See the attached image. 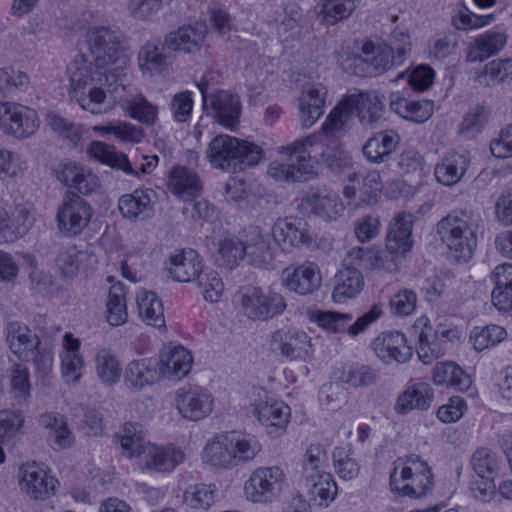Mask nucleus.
Wrapping results in <instances>:
<instances>
[{
	"mask_svg": "<svg viewBox=\"0 0 512 512\" xmlns=\"http://www.w3.org/2000/svg\"><path fill=\"white\" fill-rule=\"evenodd\" d=\"M489 118V110L483 105H476L463 116L459 125V134L472 138L485 126Z\"/></svg>",
	"mask_w": 512,
	"mask_h": 512,
	"instance_id": "obj_61",
	"label": "nucleus"
},
{
	"mask_svg": "<svg viewBox=\"0 0 512 512\" xmlns=\"http://www.w3.org/2000/svg\"><path fill=\"white\" fill-rule=\"evenodd\" d=\"M253 414L259 422L270 428L269 434L279 436L286 430L290 417V408L282 401L261 400L254 405Z\"/></svg>",
	"mask_w": 512,
	"mask_h": 512,
	"instance_id": "obj_25",
	"label": "nucleus"
},
{
	"mask_svg": "<svg viewBox=\"0 0 512 512\" xmlns=\"http://www.w3.org/2000/svg\"><path fill=\"white\" fill-rule=\"evenodd\" d=\"M322 133L327 142L331 138L332 143L331 147H327L321 151L320 156L322 163L335 174H340L350 169L352 167V158L341 148L337 141L338 138L327 136L323 131Z\"/></svg>",
	"mask_w": 512,
	"mask_h": 512,
	"instance_id": "obj_50",
	"label": "nucleus"
},
{
	"mask_svg": "<svg viewBox=\"0 0 512 512\" xmlns=\"http://www.w3.org/2000/svg\"><path fill=\"white\" fill-rule=\"evenodd\" d=\"M115 438L120 443L122 454L128 458L139 457L141 459L146 446L150 445V442L145 441L141 425L136 423H125Z\"/></svg>",
	"mask_w": 512,
	"mask_h": 512,
	"instance_id": "obj_39",
	"label": "nucleus"
},
{
	"mask_svg": "<svg viewBox=\"0 0 512 512\" xmlns=\"http://www.w3.org/2000/svg\"><path fill=\"white\" fill-rule=\"evenodd\" d=\"M67 70L71 86L69 96L72 101L92 114L106 113L111 109L106 92L97 86L106 78L109 70L97 67L93 59L88 60L85 54L77 55Z\"/></svg>",
	"mask_w": 512,
	"mask_h": 512,
	"instance_id": "obj_2",
	"label": "nucleus"
},
{
	"mask_svg": "<svg viewBox=\"0 0 512 512\" xmlns=\"http://www.w3.org/2000/svg\"><path fill=\"white\" fill-rule=\"evenodd\" d=\"M353 450L346 446H337L332 451V461L335 473L342 480H352L360 473V464L353 457Z\"/></svg>",
	"mask_w": 512,
	"mask_h": 512,
	"instance_id": "obj_51",
	"label": "nucleus"
},
{
	"mask_svg": "<svg viewBox=\"0 0 512 512\" xmlns=\"http://www.w3.org/2000/svg\"><path fill=\"white\" fill-rule=\"evenodd\" d=\"M306 225V222L298 217L279 218L272 227V236L283 251L290 252L310 242Z\"/></svg>",
	"mask_w": 512,
	"mask_h": 512,
	"instance_id": "obj_24",
	"label": "nucleus"
},
{
	"mask_svg": "<svg viewBox=\"0 0 512 512\" xmlns=\"http://www.w3.org/2000/svg\"><path fill=\"white\" fill-rule=\"evenodd\" d=\"M106 319L111 326H120L128 318L125 286L122 283L113 285L106 303Z\"/></svg>",
	"mask_w": 512,
	"mask_h": 512,
	"instance_id": "obj_48",
	"label": "nucleus"
},
{
	"mask_svg": "<svg viewBox=\"0 0 512 512\" xmlns=\"http://www.w3.org/2000/svg\"><path fill=\"white\" fill-rule=\"evenodd\" d=\"M310 138L298 139L292 144L278 148L282 160H274L268 166V174L277 181L301 182L308 180L313 174Z\"/></svg>",
	"mask_w": 512,
	"mask_h": 512,
	"instance_id": "obj_7",
	"label": "nucleus"
},
{
	"mask_svg": "<svg viewBox=\"0 0 512 512\" xmlns=\"http://www.w3.org/2000/svg\"><path fill=\"white\" fill-rule=\"evenodd\" d=\"M168 188L177 197H195L202 191V182L193 170L176 166L169 173Z\"/></svg>",
	"mask_w": 512,
	"mask_h": 512,
	"instance_id": "obj_37",
	"label": "nucleus"
},
{
	"mask_svg": "<svg viewBox=\"0 0 512 512\" xmlns=\"http://www.w3.org/2000/svg\"><path fill=\"white\" fill-rule=\"evenodd\" d=\"M94 130L104 134L114 135L117 139L127 142L138 143L144 137L141 128L126 122H116L109 123L108 125L95 126Z\"/></svg>",
	"mask_w": 512,
	"mask_h": 512,
	"instance_id": "obj_63",
	"label": "nucleus"
},
{
	"mask_svg": "<svg viewBox=\"0 0 512 512\" xmlns=\"http://www.w3.org/2000/svg\"><path fill=\"white\" fill-rule=\"evenodd\" d=\"M263 157L260 146L226 134L214 137L207 149V159L214 168L232 173L257 165Z\"/></svg>",
	"mask_w": 512,
	"mask_h": 512,
	"instance_id": "obj_5",
	"label": "nucleus"
},
{
	"mask_svg": "<svg viewBox=\"0 0 512 512\" xmlns=\"http://www.w3.org/2000/svg\"><path fill=\"white\" fill-rule=\"evenodd\" d=\"M6 341L9 349L21 360H29V352L40 339L32 334L30 328L18 321L9 322L6 326Z\"/></svg>",
	"mask_w": 512,
	"mask_h": 512,
	"instance_id": "obj_32",
	"label": "nucleus"
},
{
	"mask_svg": "<svg viewBox=\"0 0 512 512\" xmlns=\"http://www.w3.org/2000/svg\"><path fill=\"white\" fill-rule=\"evenodd\" d=\"M184 459V453L173 445L156 446L150 443L149 446H146L140 462L146 469L158 472H171Z\"/></svg>",
	"mask_w": 512,
	"mask_h": 512,
	"instance_id": "obj_26",
	"label": "nucleus"
},
{
	"mask_svg": "<svg viewBox=\"0 0 512 512\" xmlns=\"http://www.w3.org/2000/svg\"><path fill=\"white\" fill-rule=\"evenodd\" d=\"M170 52L180 51L191 53L199 50L204 34L191 26L181 27L176 32L169 33L164 38Z\"/></svg>",
	"mask_w": 512,
	"mask_h": 512,
	"instance_id": "obj_46",
	"label": "nucleus"
},
{
	"mask_svg": "<svg viewBox=\"0 0 512 512\" xmlns=\"http://www.w3.org/2000/svg\"><path fill=\"white\" fill-rule=\"evenodd\" d=\"M283 285L301 296L313 294L321 286V274L318 265L305 261L300 265H290L281 274Z\"/></svg>",
	"mask_w": 512,
	"mask_h": 512,
	"instance_id": "obj_18",
	"label": "nucleus"
},
{
	"mask_svg": "<svg viewBox=\"0 0 512 512\" xmlns=\"http://www.w3.org/2000/svg\"><path fill=\"white\" fill-rule=\"evenodd\" d=\"M412 230L413 215L399 212L390 223L385 249L354 247L348 255L364 268L395 273L400 261L413 247Z\"/></svg>",
	"mask_w": 512,
	"mask_h": 512,
	"instance_id": "obj_1",
	"label": "nucleus"
},
{
	"mask_svg": "<svg viewBox=\"0 0 512 512\" xmlns=\"http://www.w3.org/2000/svg\"><path fill=\"white\" fill-rule=\"evenodd\" d=\"M484 230V223L478 210L471 207L455 209L443 217L436 226V232L458 260L469 261L477 247L478 234Z\"/></svg>",
	"mask_w": 512,
	"mask_h": 512,
	"instance_id": "obj_3",
	"label": "nucleus"
},
{
	"mask_svg": "<svg viewBox=\"0 0 512 512\" xmlns=\"http://www.w3.org/2000/svg\"><path fill=\"white\" fill-rule=\"evenodd\" d=\"M193 362L189 350L182 346L175 347L158 362L161 375L170 380H180L191 370Z\"/></svg>",
	"mask_w": 512,
	"mask_h": 512,
	"instance_id": "obj_36",
	"label": "nucleus"
},
{
	"mask_svg": "<svg viewBox=\"0 0 512 512\" xmlns=\"http://www.w3.org/2000/svg\"><path fill=\"white\" fill-rule=\"evenodd\" d=\"M245 259L244 242L236 237H226L219 241L215 262L225 269H234Z\"/></svg>",
	"mask_w": 512,
	"mask_h": 512,
	"instance_id": "obj_49",
	"label": "nucleus"
},
{
	"mask_svg": "<svg viewBox=\"0 0 512 512\" xmlns=\"http://www.w3.org/2000/svg\"><path fill=\"white\" fill-rule=\"evenodd\" d=\"M226 436L228 443L231 444L232 454L235 455V465L253 460L260 451L258 442L252 438L234 431L227 433Z\"/></svg>",
	"mask_w": 512,
	"mask_h": 512,
	"instance_id": "obj_55",
	"label": "nucleus"
},
{
	"mask_svg": "<svg viewBox=\"0 0 512 512\" xmlns=\"http://www.w3.org/2000/svg\"><path fill=\"white\" fill-rule=\"evenodd\" d=\"M96 373L106 385L116 383L121 375V367L116 356L109 349H100L95 356Z\"/></svg>",
	"mask_w": 512,
	"mask_h": 512,
	"instance_id": "obj_53",
	"label": "nucleus"
},
{
	"mask_svg": "<svg viewBox=\"0 0 512 512\" xmlns=\"http://www.w3.org/2000/svg\"><path fill=\"white\" fill-rule=\"evenodd\" d=\"M301 205L307 212L326 222L337 220L345 210L340 196L327 190L306 194L302 198Z\"/></svg>",
	"mask_w": 512,
	"mask_h": 512,
	"instance_id": "obj_22",
	"label": "nucleus"
},
{
	"mask_svg": "<svg viewBox=\"0 0 512 512\" xmlns=\"http://www.w3.org/2000/svg\"><path fill=\"white\" fill-rule=\"evenodd\" d=\"M226 434L216 437L207 443L204 448L202 459L214 467L228 468L235 466V455L230 449Z\"/></svg>",
	"mask_w": 512,
	"mask_h": 512,
	"instance_id": "obj_47",
	"label": "nucleus"
},
{
	"mask_svg": "<svg viewBox=\"0 0 512 512\" xmlns=\"http://www.w3.org/2000/svg\"><path fill=\"white\" fill-rule=\"evenodd\" d=\"M270 347L290 359L306 360L311 357V339L296 329L281 328L271 335Z\"/></svg>",
	"mask_w": 512,
	"mask_h": 512,
	"instance_id": "obj_19",
	"label": "nucleus"
},
{
	"mask_svg": "<svg viewBox=\"0 0 512 512\" xmlns=\"http://www.w3.org/2000/svg\"><path fill=\"white\" fill-rule=\"evenodd\" d=\"M400 139V136L393 130L378 132L368 138L363 145V155L370 163H386L397 150Z\"/></svg>",
	"mask_w": 512,
	"mask_h": 512,
	"instance_id": "obj_27",
	"label": "nucleus"
},
{
	"mask_svg": "<svg viewBox=\"0 0 512 512\" xmlns=\"http://www.w3.org/2000/svg\"><path fill=\"white\" fill-rule=\"evenodd\" d=\"M92 216L93 209L90 203L68 190L57 208V228L65 237H77L88 227Z\"/></svg>",
	"mask_w": 512,
	"mask_h": 512,
	"instance_id": "obj_11",
	"label": "nucleus"
},
{
	"mask_svg": "<svg viewBox=\"0 0 512 512\" xmlns=\"http://www.w3.org/2000/svg\"><path fill=\"white\" fill-rule=\"evenodd\" d=\"M203 265L199 254L193 250H180L169 258V274L175 281L190 282L196 280Z\"/></svg>",
	"mask_w": 512,
	"mask_h": 512,
	"instance_id": "obj_29",
	"label": "nucleus"
},
{
	"mask_svg": "<svg viewBox=\"0 0 512 512\" xmlns=\"http://www.w3.org/2000/svg\"><path fill=\"white\" fill-rule=\"evenodd\" d=\"M327 453L320 444L310 445L303 457V474L305 479H312L313 476L327 473Z\"/></svg>",
	"mask_w": 512,
	"mask_h": 512,
	"instance_id": "obj_56",
	"label": "nucleus"
},
{
	"mask_svg": "<svg viewBox=\"0 0 512 512\" xmlns=\"http://www.w3.org/2000/svg\"><path fill=\"white\" fill-rule=\"evenodd\" d=\"M136 302L139 316L146 324L156 328L165 327L163 304L156 293L141 290L136 295Z\"/></svg>",
	"mask_w": 512,
	"mask_h": 512,
	"instance_id": "obj_40",
	"label": "nucleus"
},
{
	"mask_svg": "<svg viewBox=\"0 0 512 512\" xmlns=\"http://www.w3.org/2000/svg\"><path fill=\"white\" fill-rule=\"evenodd\" d=\"M382 314L381 306L374 304L369 311L358 317L354 323H351L353 317L350 313L332 311H315L311 314L310 319L329 332L347 333L351 336H357L377 321Z\"/></svg>",
	"mask_w": 512,
	"mask_h": 512,
	"instance_id": "obj_13",
	"label": "nucleus"
},
{
	"mask_svg": "<svg viewBox=\"0 0 512 512\" xmlns=\"http://www.w3.org/2000/svg\"><path fill=\"white\" fill-rule=\"evenodd\" d=\"M481 82L494 86L512 79V58L492 60L484 66Z\"/></svg>",
	"mask_w": 512,
	"mask_h": 512,
	"instance_id": "obj_60",
	"label": "nucleus"
},
{
	"mask_svg": "<svg viewBox=\"0 0 512 512\" xmlns=\"http://www.w3.org/2000/svg\"><path fill=\"white\" fill-rule=\"evenodd\" d=\"M402 63L396 62L391 48L376 46L373 42H365L361 53L351 55L343 62L345 70L361 77H374Z\"/></svg>",
	"mask_w": 512,
	"mask_h": 512,
	"instance_id": "obj_10",
	"label": "nucleus"
},
{
	"mask_svg": "<svg viewBox=\"0 0 512 512\" xmlns=\"http://www.w3.org/2000/svg\"><path fill=\"white\" fill-rule=\"evenodd\" d=\"M88 153L99 162L122 170L131 176L151 173L158 163L157 155L146 156L144 157L145 163H142L139 168H134L125 154L117 152L113 146L100 141H93L89 145Z\"/></svg>",
	"mask_w": 512,
	"mask_h": 512,
	"instance_id": "obj_15",
	"label": "nucleus"
},
{
	"mask_svg": "<svg viewBox=\"0 0 512 512\" xmlns=\"http://www.w3.org/2000/svg\"><path fill=\"white\" fill-rule=\"evenodd\" d=\"M286 485V475L279 466L255 469L244 484V493L254 503H272Z\"/></svg>",
	"mask_w": 512,
	"mask_h": 512,
	"instance_id": "obj_12",
	"label": "nucleus"
},
{
	"mask_svg": "<svg viewBox=\"0 0 512 512\" xmlns=\"http://www.w3.org/2000/svg\"><path fill=\"white\" fill-rule=\"evenodd\" d=\"M364 287L362 272L352 266H344L334 276L332 299L335 303H343L356 297Z\"/></svg>",
	"mask_w": 512,
	"mask_h": 512,
	"instance_id": "obj_31",
	"label": "nucleus"
},
{
	"mask_svg": "<svg viewBox=\"0 0 512 512\" xmlns=\"http://www.w3.org/2000/svg\"><path fill=\"white\" fill-rule=\"evenodd\" d=\"M468 165L469 159L465 154L448 152L442 160L436 164L434 169L435 178L442 185L453 186L461 180Z\"/></svg>",
	"mask_w": 512,
	"mask_h": 512,
	"instance_id": "obj_34",
	"label": "nucleus"
},
{
	"mask_svg": "<svg viewBox=\"0 0 512 512\" xmlns=\"http://www.w3.org/2000/svg\"><path fill=\"white\" fill-rule=\"evenodd\" d=\"M86 42L95 65L116 72L126 65L127 38L116 26H94L86 33Z\"/></svg>",
	"mask_w": 512,
	"mask_h": 512,
	"instance_id": "obj_6",
	"label": "nucleus"
},
{
	"mask_svg": "<svg viewBox=\"0 0 512 512\" xmlns=\"http://www.w3.org/2000/svg\"><path fill=\"white\" fill-rule=\"evenodd\" d=\"M118 208L124 218L134 220L140 214L151 209V198L144 191L135 190L131 194H125L120 197Z\"/></svg>",
	"mask_w": 512,
	"mask_h": 512,
	"instance_id": "obj_54",
	"label": "nucleus"
},
{
	"mask_svg": "<svg viewBox=\"0 0 512 512\" xmlns=\"http://www.w3.org/2000/svg\"><path fill=\"white\" fill-rule=\"evenodd\" d=\"M471 465L476 474L483 479L494 478L500 470V461L497 455L487 448H478L473 453Z\"/></svg>",
	"mask_w": 512,
	"mask_h": 512,
	"instance_id": "obj_57",
	"label": "nucleus"
},
{
	"mask_svg": "<svg viewBox=\"0 0 512 512\" xmlns=\"http://www.w3.org/2000/svg\"><path fill=\"white\" fill-rule=\"evenodd\" d=\"M176 402L183 418L200 421L212 412L214 398L206 388L188 385L178 390Z\"/></svg>",
	"mask_w": 512,
	"mask_h": 512,
	"instance_id": "obj_16",
	"label": "nucleus"
},
{
	"mask_svg": "<svg viewBox=\"0 0 512 512\" xmlns=\"http://www.w3.org/2000/svg\"><path fill=\"white\" fill-rule=\"evenodd\" d=\"M160 375L158 362L144 358L133 360L127 365L124 381L128 387L142 389L155 383Z\"/></svg>",
	"mask_w": 512,
	"mask_h": 512,
	"instance_id": "obj_33",
	"label": "nucleus"
},
{
	"mask_svg": "<svg viewBox=\"0 0 512 512\" xmlns=\"http://www.w3.org/2000/svg\"><path fill=\"white\" fill-rule=\"evenodd\" d=\"M84 256L85 254L82 251L77 250L75 246H71L58 253L56 264L63 276L71 278L77 274Z\"/></svg>",
	"mask_w": 512,
	"mask_h": 512,
	"instance_id": "obj_64",
	"label": "nucleus"
},
{
	"mask_svg": "<svg viewBox=\"0 0 512 512\" xmlns=\"http://www.w3.org/2000/svg\"><path fill=\"white\" fill-rule=\"evenodd\" d=\"M80 342L71 333L63 338V352L61 353L62 375L66 382H77L82 376L84 360L80 354Z\"/></svg>",
	"mask_w": 512,
	"mask_h": 512,
	"instance_id": "obj_35",
	"label": "nucleus"
},
{
	"mask_svg": "<svg viewBox=\"0 0 512 512\" xmlns=\"http://www.w3.org/2000/svg\"><path fill=\"white\" fill-rule=\"evenodd\" d=\"M137 63L143 75L153 77L166 71L171 64V52L165 40L147 41L138 51Z\"/></svg>",
	"mask_w": 512,
	"mask_h": 512,
	"instance_id": "obj_20",
	"label": "nucleus"
},
{
	"mask_svg": "<svg viewBox=\"0 0 512 512\" xmlns=\"http://www.w3.org/2000/svg\"><path fill=\"white\" fill-rule=\"evenodd\" d=\"M244 247V260L251 265L263 268L273 260V253L269 242L259 233L245 242Z\"/></svg>",
	"mask_w": 512,
	"mask_h": 512,
	"instance_id": "obj_52",
	"label": "nucleus"
},
{
	"mask_svg": "<svg viewBox=\"0 0 512 512\" xmlns=\"http://www.w3.org/2000/svg\"><path fill=\"white\" fill-rule=\"evenodd\" d=\"M390 488L400 496L412 499L426 497L434 488V477L430 466L418 455L407 456L400 472L398 467L391 472Z\"/></svg>",
	"mask_w": 512,
	"mask_h": 512,
	"instance_id": "obj_8",
	"label": "nucleus"
},
{
	"mask_svg": "<svg viewBox=\"0 0 512 512\" xmlns=\"http://www.w3.org/2000/svg\"><path fill=\"white\" fill-rule=\"evenodd\" d=\"M373 349L383 362H407L413 355V349L407 344L406 336L399 331L381 333L373 342Z\"/></svg>",
	"mask_w": 512,
	"mask_h": 512,
	"instance_id": "obj_23",
	"label": "nucleus"
},
{
	"mask_svg": "<svg viewBox=\"0 0 512 512\" xmlns=\"http://www.w3.org/2000/svg\"><path fill=\"white\" fill-rule=\"evenodd\" d=\"M326 94L327 89L321 83L308 84L303 88L300 99V119L303 127H311L323 114Z\"/></svg>",
	"mask_w": 512,
	"mask_h": 512,
	"instance_id": "obj_30",
	"label": "nucleus"
},
{
	"mask_svg": "<svg viewBox=\"0 0 512 512\" xmlns=\"http://www.w3.org/2000/svg\"><path fill=\"white\" fill-rule=\"evenodd\" d=\"M59 179L70 188H75L83 195H89L99 186L98 177L77 164H67L60 173Z\"/></svg>",
	"mask_w": 512,
	"mask_h": 512,
	"instance_id": "obj_38",
	"label": "nucleus"
},
{
	"mask_svg": "<svg viewBox=\"0 0 512 512\" xmlns=\"http://www.w3.org/2000/svg\"><path fill=\"white\" fill-rule=\"evenodd\" d=\"M215 492L211 485H194L185 491L184 504L193 510H207L215 502Z\"/></svg>",
	"mask_w": 512,
	"mask_h": 512,
	"instance_id": "obj_59",
	"label": "nucleus"
},
{
	"mask_svg": "<svg viewBox=\"0 0 512 512\" xmlns=\"http://www.w3.org/2000/svg\"><path fill=\"white\" fill-rule=\"evenodd\" d=\"M506 40L507 37L504 33L488 31L476 38L475 44L470 48L467 58L472 62L483 61L502 50Z\"/></svg>",
	"mask_w": 512,
	"mask_h": 512,
	"instance_id": "obj_45",
	"label": "nucleus"
},
{
	"mask_svg": "<svg viewBox=\"0 0 512 512\" xmlns=\"http://www.w3.org/2000/svg\"><path fill=\"white\" fill-rule=\"evenodd\" d=\"M433 381L459 391L468 390L472 383L470 376L455 362L438 363L433 368Z\"/></svg>",
	"mask_w": 512,
	"mask_h": 512,
	"instance_id": "obj_41",
	"label": "nucleus"
},
{
	"mask_svg": "<svg viewBox=\"0 0 512 512\" xmlns=\"http://www.w3.org/2000/svg\"><path fill=\"white\" fill-rule=\"evenodd\" d=\"M357 0H320L316 6L319 21L332 26L349 18L355 11Z\"/></svg>",
	"mask_w": 512,
	"mask_h": 512,
	"instance_id": "obj_42",
	"label": "nucleus"
},
{
	"mask_svg": "<svg viewBox=\"0 0 512 512\" xmlns=\"http://www.w3.org/2000/svg\"><path fill=\"white\" fill-rule=\"evenodd\" d=\"M364 128H374L383 119L384 105L375 91L347 95L327 116L321 130L335 138L341 137L353 111Z\"/></svg>",
	"mask_w": 512,
	"mask_h": 512,
	"instance_id": "obj_4",
	"label": "nucleus"
},
{
	"mask_svg": "<svg viewBox=\"0 0 512 512\" xmlns=\"http://www.w3.org/2000/svg\"><path fill=\"white\" fill-rule=\"evenodd\" d=\"M334 376L337 380L352 387H367L376 382L378 372L366 365L352 363L336 367Z\"/></svg>",
	"mask_w": 512,
	"mask_h": 512,
	"instance_id": "obj_43",
	"label": "nucleus"
},
{
	"mask_svg": "<svg viewBox=\"0 0 512 512\" xmlns=\"http://www.w3.org/2000/svg\"><path fill=\"white\" fill-rule=\"evenodd\" d=\"M40 126L37 112L14 102H0V129L16 139H26Z\"/></svg>",
	"mask_w": 512,
	"mask_h": 512,
	"instance_id": "obj_14",
	"label": "nucleus"
},
{
	"mask_svg": "<svg viewBox=\"0 0 512 512\" xmlns=\"http://www.w3.org/2000/svg\"><path fill=\"white\" fill-rule=\"evenodd\" d=\"M434 398L433 389L428 383H413L399 394L394 410L397 414L405 415L413 410H428Z\"/></svg>",
	"mask_w": 512,
	"mask_h": 512,
	"instance_id": "obj_28",
	"label": "nucleus"
},
{
	"mask_svg": "<svg viewBox=\"0 0 512 512\" xmlns=\"http://www.w3.org/2000/svg\"><path fill=\"white\" fill-rule=\"evenodd\" d=\"M57 480L36 462H27L19 468V485L30 497L44 499L53 493Z\"/></svg>",
	"mask_w": 512,
	"mask_h": 512,
	"instance_id": "obj_21",
	"label": "nucleus"
},
{
	"mask_svg": "<svg viewBox=\"0 0 512 512\" xmlns=\"http://www.w3.org/2000/svg\"><path fill=\"white\" fill-rule=\"evenodd\" d=\"M127 110L132 118L147 126L154 125L158 118V107L142 95L130 99Z\"/></svg>",
	"mask_w": 512,
	"mask_h": 512,
	"instance_id": "obj_62",
	"label": "nucleus"
},
{
	"mask_svg": "<svg viewBox=\"0 0 512 512\" xmlns=\"http://www.w3.org/2000/svg\"><path fill=\"white\" fill-rule=\"evenodd\" d=\"M203 108L211 113L222 126L233 129L239 122L241 104L239 97L224 90L207 95L201 88Z\"/></svg>",
	"mask_w": 512,
	"mask_h": 512,
	"instance_id": "obj_17",
	"label": "nucleus"
},
{
	"mask_svg": "<svg viewBox=\"0 0 512 512\" xmlns=\"http://www.w3.org/2000/svg\"><path fill=\"white\" fill-rule=\"evenodd\" d=\"M234 301L241 312L252 320H268L284 312L287 307L284 297L276 292H264L256 286L242 287Z\"/></svg>",
	"mask_w": 512,
	"mask_h": 512,
	"instance_id": "obj_9",
	"label": "nucleus"
},
{
	"mask_svg": "<svg viewBox=\"0 0 512 512\" xmlns=\"http://www.w3.org/2000/svg\"><path fill=\"white\" fill-rule=\"evenodd\" d=\"M507 336L506 330L498 325H487L483 328L475 327L470 339L477 351H483L502 342Z\"/></svg>",
	"mask_w": 512,
	"mask_h": 512,
	"instance_id": "obj_58",
	"label": "nucleus"
},
{
	"mask_svg": "<svg viewBox=\"0 0 512 512\" xmlns=\"http://www.w3.org/2000/svg\"><path fill=\"white\" fill-rule=\"evenodd\" d=\"M311 500L319 506L327 507L338 493L337 484L330 473H322L305 479Z\"/></svg>",
	"mask_w": 512,
	"mask_h": 512,
	"instance_id": "obj_44",
	"label": "nucleus"
}]
</instances>
